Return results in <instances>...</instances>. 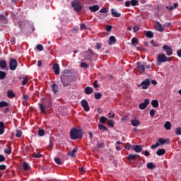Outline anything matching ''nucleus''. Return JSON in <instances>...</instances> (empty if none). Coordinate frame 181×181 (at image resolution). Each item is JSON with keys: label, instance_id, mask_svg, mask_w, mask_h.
Instances as JSON below:
<instances>
[{"label": "nucleus", "instance_id": "f257e3e1", "mask_svg": "<svg viewBox=\"0 0 181 181\" xmlns=\"http://www.w3.org/2000/svg\"><path fill=\"white\" fill-rule=\"evenodd\" d=\"M71 71L64 70L60 77L61 83H62L63 87H69V85L71 83Z\"/></svg>", "mask_w": 181, "mask_h": 181}, {"label": "nucleus", "instance_id": "2f4dec72", "mask_svg": "<svg viewBox=\"0 0 181 181\" xmlns=\"http://www.w3.org/2000/svg\"><path fill=\"white\" fill-rule=\"evenodd\" d=\"M4 153H6V155H11L12 153V148H11V144L8 148L4 149Z\"/></svg>", "mask_w": 181, "mask_h": 181}, {"label": "nucleus", "instance_id": "1a4fd4ad", "mask_svg": "<svg viewBox=\"0 0 181 181\" xmlns=\"http://www.w3.org/2000/svg\"><path fill=\"white\" fill-rule=\"evenodd\" d=\"M148 105H149V99L146 98L144 103L139 104V110H145Z\"/></svg>", "mask_w": 181, "mask_h": 181}, {"label": "nucleus", "instance_id": "412c9836", "mask_svg": "<svg viewBox=\"0 0 181 181\" xmlns=\"http://www.w3.org/2000/svg\"><path fill=\"white\" fill-rule=\"evenodd\" d=\"M5 132V124L3 122H0V135H4Z\"/></svg>", "mask_w": 181, "mask_h": 181}, {"label": "nucleus", "instance_id": "4be33fe9", "mask_svg": "<svg viewBox=\"0 0 181 181\" xmlns=\"http://www.w3.org/2000/svg\"><path fill=\"white\" fill-rule=\"evenodd\" d=\"M93 91H94V89H93L92 87L87 86V87L85 88V93L87 94V95L92 94V93H93Z\"/></svg>", "mask_w": 181, "mask_h": 181}, {"label": "nucleus", "instance_id": "0e129e2a", "mask_svg": "<svg viewBox=\"0 0 181 181\" xmlns=\"http://www.w3.org/2000/svg\"><path fill=\"white\" fill-rule=\"evenodd\" d=\"M98 83V81L95 80L94 82H93V87L95 88H98L99 86L97 84Z\"/></svg>", "mask_w": 181, "mask_h": 181}, {"label": "nucleus", "instance_id": "864d4df0", "mask_svg": "<svg viewBox=\"0 0 181 181\" xmlns=\"http://www.w3.org/2000/svg\"><path fill=\"white\" fill-rule=\"evenodd\" d=\"M57 165H62V160L60 158H54Z\"/></svg>", "mask_w": 181, "mask_h": 181}, {"label": "nucleus", "instance_id": "de8ad7c7", "mask_svg": "<svg viewBox=\"0 0 181 181\" xmlns=\"http://www.w3.org/2000/svg\"><path fill=\"white\" fill-rule=\"evenodd\" d=\"M139 40L138 38L136 37H133L132 39V45H136V43H138Z\"/></svg>", "mask_w": 181, "mask_h": 181}, {"label": "nucleus", "instance_id": "5fc2aeb1", "mask_svg": "<svg viewBox=\"0 0 181 181\" xmlns=\"http://www.w3.org/2000/svg\"><path fill=\"white\" fill-rule=\"evenodd\" d=\"M100 13H107L108 12V9L106 8H103L100 10Z\"/></svg>", "mask_w": 181, "mask_h": 181}, {"label": "nucleus", "instance_id": "e433bc0d", "mask_svg": "<svg viewBox=\"0 0 181 181\" xmlns=\"http://www.w3.org/2000/svg\"><path fill=\"white\" fill-rule=\"evenodd\" d=\"M139 1L138 0L130 1V5H132V6H136L139 5Z\"/></svg>", "mask_w": 181, "mask_h": 181}, {"label": "nucleus", "instance_id": "c03bdc74", "mask_svg": "<svg viewBox=\"0 0 181 181\" xmlns=\"http://www.w3.org/2000/svg\"><path fill=\"white\" fill-rule=\"evenodd\" d=\"M29 81V79L26 77L23 78V81H22V86H25V84H28V82Z\"/></svg>", "mask_w": 181, "mask_h": 181}, {"label": "nucleus", "instance_id": "f3484780", "mask_svg": "<svg viewBox=\"0 0 181 181\" xmlns=\"http://www.w3.org/2000/svg\"><path fill=\"white\" fill-rule=\"evenodd\" d=\"M88 9L89 11H90V12H97V11L100 10V6L98 5L91 6H89Z\"/></svg>", "mask_w": 181, "mask_h": 181}, {"label": "nucleus", "instance_id": "7c9ffc66", "mask_svg": "<svg viewBox=\"0 0 181 181\" xmlns=\"http://www.w3.org/2000/svg\"><path fill=\"white\" fill-rule=\"evenodd\" d=\"M145 35L148 39H152V37H153V33H152V31H145Z\"/></svg>", "mask_w": 181, "mask_h": 181}, {"label": "nucleus", "instance_id": "680f3d73", "mask_svg": "<svg viewBox=\"0 0 181 181\" xmlns=\"http://www.w3.org/2000/svg\"><path fill=\"white\" fill-rule=\"evenodd\" d=\"M48 149H49V151H52V149H53V142L52 141V140H50V141H49V145L48 146Z\"/></svg>", "mask_w": 181, "mask_h": 181}, {"label": "nucleus", "instance_id": "ea45409f", "mask_svg": "<svg viewBox=\"0 0 181 181\" xmlns=\"http://www.w3.org/2000/svg\"><path fill=\"white\" fill-rule=\"evenodd\" d=\"M101 97H103V94H101L100 93H95V100H100V98H101Z\"/></svg>", "mask_w": 181, "mask_h": 181}, {"label": "nucleus", "instance_id": "393cba45", "mask_svg": "<svg viewBox=\"0 0 181 181\" xmlns=\"http://www.w3.org/2000/svg\"><path fill=\"white\" fill-rule=\"evenodd\" d=\"M164 128L167 130V131H170V129H172V124L170 123V122L168 121L164 124Z\"/></svg>", "mask_w": 181, "mask_h": 181}, {"label": "nucleus", "instance_id": "338daca9", "mask_svg": "<svg viewBox=\"0 0 181 181\" xmlns=\"http://www.w3.org/2000/svg\"><path fill=\"white\" fill-rule=\"evenodd\" d=\"M6 169V166L5 165H0V170H5Z\"/></svg>", "mask_w": 181, "mask_h": 181}, {"label": "nucleus", "instance_id": "5701e85b", "mask_svg": "<svg viewBox=\"0 0 181 181\" xmlns=\"http://www.w3.org/2000/svg\"><path fill=\"white\" fill-rule=\"evenodd\" d=\"M23 169L25 172H28L30 169V165L27 162L23 163Z\"/></svg>", "mask_w": 181, "mask_h": 181}, {"label": "nucleus", "instance_id": "f03ea898", "mask_svg": "<svg viewBox=\"0 0 181 181\" xmlns=\"http://www.w3.org/2000/svg\"><path fill=\"white\" fill-rule=\"evenodd\" d=\"M70 136L71 139H81L83 138V132L81 129L73 128L70 131Z\"/></svg>", "mask_w": 181, "mask_h": 181}, {"label": "nucleus", "instance_id": "dca6fc26", "mask_svg": "<svg viewBox=\"0 0 181 181\" xmlns=\"http://www.w3.org/2000/svg\"><path fill=\"white\" fill-rule=\"evenodd\" d=\"M155 29L158 32H163V27H162V24L159 22H156L155 24Z\"/></svg>", "mask_w": 181, "mask_h": 181}, {"label": "nucleus", "instance_id": "7ed1b4c3", "mask_svg": "<svg viewBox=\"0 0 181 181\" xmlns=\"http://www.w3.org/2000/svg\"><path fill=\"white\" fill-rule=\"evenodd\" d=\"M50 107H52V101L49 100L39 104V108L42 114H46V110Z\"/></svg>", "mask_w": 181, "mask_h": 181}, {"label": "nucleus", "instance_id": "9d476101", "mask_svg": "<svg viewBox=\"0 0 181 181\" xmlns=\"http://www.w3.org/2000/svg\"><path fill=\"white\" fill-rule=\"evenodd\" d=\"M163 50H165L167 56H172V54H173L172 47H169L168 45H163Z\"/></svg>", "mask_w": 181, "mask_h": 181}, {"label": "nucleus", "instance_id": "bb28decb", "mask_svg": "<svg viewBox=\"0 0 181 181\" xmlns=\"http://www.w3.org/2000/svg\"><path fill=\"white\" fill-rule=\"evenodd\" d=\"M52 90L53 93H54V94H57V91L59 90V86H57V84L53 83L52 85Z\"/></svg>", "mask_w": 181, "mask_h": 181}, {"label": "nucleus", "instance_id": "72a5a7b5", "mask_svg": "<svg viewBox=\"0 0 181 181\" xmlns=\"http://www.w3.org/2000/svg\"><path fill=\"white\" fill-rule=\"evenodd\" d=\"M6 77V72L0 71V80H5Z\"/></svg>", "mask_w": 181, "mask_h": 181}, {"label": "nucleus", "instance_id": "f8f14e48", "mask_svg": "<svg viewBox=\"0 0 181 181\" xmlns=\"http://www.w3.org/2000/svg\"><path fill=\"white\" fill-rule=\"evenodd\" d=\"M136 67L141 74H145V65L141 62H137Z\"/></svg>", "mask_w": 181, "mask_h": 181}, {"label": "nucleus", "instance_id": "58836bf2", "mask_svg": "<svg viewBox=\"0 0 181 181\" xmlns=\"http://www.w3.org/2000/svg\"><path fill=\"white\" fill-rule=\"evenodd\" d=\"M38 136H45V130L42 129H38Z\"/></svg>", "mask_w": 181, "mask_h": 181}, {"label": "nucleus", "instance_id": "aec40b11", "mask_svg": "<svg viewBox=\"0 0 181 181\" xmlns=\"http://www.w3.org/2000/svg\"><path fill=\"white\" fill-rule=\"evenodd\" d=\"M166 153V150L165 148H160L156 151V155L158 156H162V155H165Z\"/></svg>", "mask_w": 181, "mask_h": 181}, {"label": "nucleus", "instance_id": "20e7f679", "mask_svg": "<svg viewBox=\"0 0 181 181\" xmlns=\"http://www.w3.org/2000/svg\"><path fill=\"white\" fill-rule=\"evenodd\" d=\"M167 62H170V58L166 57L165 54H159L157 58V64L160 66L162 63H166Z\"/></svg>", "mask_w": 181, "mask_h": 181}, {"label": "nucleus", "instance_id": "603ef678", "mask_svg": "<svg viewBox=\"0 0 181 181\" xmlns=\"http://www.w3.org/2000/svg\"><path fill=\"white\" fill-rule=\"evenodd\" d=\"M98 148H104V141L98 142L97 144Z\"/></svg>", "mask_w": 181, "mask_h": 181}, {"label": "nucleus", "instance_id": "4d7b16f0", "mask_svg": "<svg viewBox=\"0 0 181 181\" xmlns=\"http://www.w3.org/2000/svg\"><path fill=\"white\" fill-rule=\"evenodd\" d=\"M133 30H134V33H136V32H138L139 30V26H138V25L134 26Z\"/></svg>", "mask_w": 181, "mask_h": 181}, {"label": "nucleus", "instance_id": "a211bd4d", "mask_svg": "<svg viewBox=\"0 0 181 181\" xmlns=\"http://www.w3.org/2000/svg\"><path fill=\"white\" fill-rule=\"evenodd\" d=\"M0 67L2 70H5V69H6V67H8V64L6 63V62L4 59H1L0 61Z\"/></svg>", "mask_w": 181, "mask_h": 181}, {"label": "nucleus", "instance_id": "9b49d317", "mask_svg": "<svg viewBox=\"0 0 181 181\" xmlns=\"http://www.w3.org/2000/svg\"><path fill=\"white\" fill-rule=\"evenodd\" d=\"M81 105L83 107L85 111L88 112L90 111V107L88 106V102L86 100H82L81 102Z\"/></svg>", "mask_w": 181, "mask_h": 181}, {"label": "nucleus", "instance_id": "13d9d810", "mask_svg": "<svg viewBox=\"0 0 181 181\" xmlns=\"http://www.w3.org/2000/svg\"><path fill=\"white\" fill-rule=\"evenodd\" d=\"M151 44L152 45V46H153V47H158V43L155 42L153 40H151Z\"/></svg>", "mask_w": 181, "mask_h": 181}, {"label": "nucleus", "instance_id": "69168bd1", "mask_svg": "<svg viewBox=\"0 0 181 181\" xmlns=\"http://www.w3.org/2000/svg\"><path fill=\"white\" fill-rule=\"evenodd\" d=\"M111 29H112V25H107L106 26V30L107 32H111Z\"/></svg>", "mask_w": 181, "mask_h": 181}, {"label": "nucleus", "instance_id": "774afa93", "mask_svg": "<svg viewBox=\"0 0 181 181\" xmlns=\"http://www.w3.org/2000/svg\"><path fill=\"white\" fill-rule=\"evenodd\" d=\"M177 54L178 57H181V49H178L177 51Z\"/></svg>", "mask_w": 181, "mask_h": 181}, {"label": "nucleus", "instance_id": "79ce46f5", "mask_svg": "<svg viewBox=\"0 0 181 181\" xmlns=\"http://www.w3.org/2000/svg\"><path fill=\"white\" fill-rule=\"evenodd\" d=\"M98 128H99V129H100V130H103V131H107V130H108V129L107 128V127L104 126V124H99V125H98Z\"/></svg>", "mask_w": 181, "mask_h": 181}, {"label": "nucleus", "instance_id": "473e14b6", "mask_svg": "<svg viewBox=\"0 0 181 181\" xmlns=\"http://www.w3.org/2000/svg\"><path fill=\"white\" fill-rule=\"evenodd\" d=\"M128 160H135L136 159V154H129L127 156Z\"/></svg>", "mask_w": 181, "mask_h": 181}, {"label": "nucleus", "instance_id": "e2e57ef3", "mask_svg": "<svg viewBox=\"0 0 181 181\" xmlns=\"http://www.w3.org/2000/svg\"><path fill=\"white\" fill-rule=\"evenodd\" d=\"M95 49H97V50H100V49H101V44L97 42L95 45Z\"/></svg>", "mask_w": 181, "mask_h": 181}, {"label": "nucleus", "instance_id": "f704fd0d", "mask_svg": "<svg viewBox=\"0 0 181 181\" xmlns=\"http://www.w3.org/2000/svg\"><path fill=\"white\" fill-rule=\"evenodd\" d=\"M147 168L148 169L153 170V169H156V165H155L153 163H148Z\"/></svg>", "mask_w": 181, "mask_h": 181}, {"label": "nucleus", "instance_id": "8fccbe9b", "mask_svg": "<svg viewBox=\"0 0 181 181\" xmlns=\"http://www.w3.org/2000/svg\"><path fill=\"white\" fill-rule=\"evenodd\" d=\"M36 49L40 52H42L43 50V45L39 44L36 46Z\"/></svg>", "mask_w": 181, "mask_h": 181}, {"label": "nucleus", "instance_id": "6e6552de", "mask_svg": "<svg viewBox=\"0 0 181 181\" xmlns=\"http://www.w3.org/2000/svg\"><path fill=\"white\" fill-rule=\"evenodd\" d=\"M141 86H142V90H146L149 86H151V80L149 78H146L145 81L141 82Z\"/></svg>", "mask_w": 181, "mask_h": 181}, {"label": "nucleus", "instance_id": "09e8293b", "mask_svg": "<svg viewBox=\"0 0 181 181\" xmlns=\"http://www.w3.org/2000/svg\"><path fill=\"white\" fill-rule=\"evenodd\" d=\"M156 112L155 111V109H152L150 110V117H151V118H153V117H155V113Z\"/></svg>", "mask_w": 181, "mask_h": 181}, {"label": "nucleus", "instance_id": "423d86ee", "mask_svg": "<svg viewBox=\"0 0 181 181\" xmlns=\"http://www.w3.org/2000/svg\"><path fill=\"white\" fill-rule=\"evenodd\" d=\"M71 6L74 8V10L75 12H80L83 9V7L81 6V3L77 1H73L71 2Z\"/></svg>", "mask_w": 181, "mask_h": 181}, {"label": "nucleus", "instance_id": "c756f323", "mask_svg": "<svg viewBox=\"0 0 181 181\" xmlns=\"http://www.w3.org/2000/svg\"><path fill=\"white\" fill-rule=\"evenodd\" d=\"M179 6V4H177V3H175L173 4V6H165L166 9H168L169 11H173V9H176V8Z\"/></svg>", "mask_w": 181, "mask_h": 181}, {"label": "nucleus", "instance_id": "2eb2a0df", "mask_svg": "<svg viewBox=\"0 0 181 181\" xmlns=\"http://www.w3.org/2000/svg\"><path fill=\"white\" fill-rule=\"evenodd\" d=\"M78 148L77 147H74L72 150V151H69L67 155L68 156H71V158H76V154L74 153H76L77 151H78Z\"/></svg>", "mask_w": 181, "mask_h": 181}, {"label": "nucleus", "instance_id": "4468645a", "mask_svg": "<svg viewBox=\"0 0 181 181\" xmlns=\"http://www.w3.org/2000/svg\"><path fill=\"white\" fill-rule=\"evenodd\" d=\"M132 150L139 153V152H142V146L141 145H135L132 146Z\"/></svg>", "mask_w": 181, "mask_h": 181}, {"label": "nucleus", "instance_id": "c85d7f7f", "mask_svg": "<svg viewBox=\"0 0 181 181\" xmlns=\"http://www.w3.org/2000/svg\"><path fill=\"white\" fill-rule=\"evenodd\" d=\"M151 105L153 107V108H158V107H159V102L158 100H153L151 102Z\"/></svg>", "mask_w": 181, "mask_h": 181}, {"label": "nucleus", "instance_id": "b1692460", "mask_svg": "<svg viewBox=\"0 0 181 181\" xmlns=\"http://www.w3.org/2000/svg\"><path fill=\"white\" fill-rule=\"evenodd\" d=\"M131 124L133 127H139V125H141V122L138 119H132Z\"/></svg>", "mask_w": 181, "mask_h": 181}, {"label": "nucleus", "instance_id": "6e6d98bb", "mask_svg": "<svg viewBox=\"0 0 181 181\" xmlns=\"http://www.w3.org/2000/svg\"><path fill=\"white\" fill-rule=\"evenodd\" d=\"M26 23V22H25V21H20L19 23H18V25H19V28H21V29H22L23 28V25H25Z\"/></svg>", "mask_w": 181, "mask_h": 181}, {"label": "nucleus", "instance_id": "39448f33", "mask_svg": "<svg viewBox=\"0 0 181 181\" xmlns=\"http://www.w3.org/2000/svg\"><path fill=\"white\" fill-rule=\"evenodd\" d=\"M84 53L86 54V55H84V59H86V60H88V62H92L93 56L98 57V54L94 53V52H93V49H91L90 48H89L87 51L84 52Z\"/></svg>", "mask_w": 181, "mask_h": 181}, {"label": "nucleus", "instance_id": "0eeeda50", "mask_svg": "<svg viewBox=\"0 0 181 181\" xmlns=\"http://www.w3.org/2000/svg\"><path fill=\"white\" fill-rule=\"evenodd\" d=\"M16 67H18V61H16L15 59H11L9 62L10 70H16Z\"/></svg>", "mask_w": 181, "mask_h": 181}, {"label": "nucleus", "instance_id": "a878e982", "mask_svg": "<svg viewBox=\"0 0 181 181\" xmlns=\"http://www.w3.org/2000/svg\"><path fill=\"white\" fill-rule=\"evenodd\" d=\"M111 12L112 16H115V18H119V16H121V13L116 11L115 9L114 8L111 9Z\"/></svg>", "mask_w": 181, "mask_h": 181}, {"label": "nucleus", "instance_id": "37998d69", "mask_svg": "<svg viewBox=\"0 0 181 181\" xmlns=\"http://www.w3.org/2000/svg\"><path fill=\"white\" fill-rule=\"evenodd\" d=\"M100 122H101V124H105V122H107V118L104 116H102L100 118Z\"/></svg>", "mask_w": 181, "mask_h": 181}, {"label": "nucleus", "instance_id": "ddd939ff", "mask_svg": "<svg viewBox=\"0 0 181 181\" xmlns=\"http://www.w3.org/2000/svg\"><path fill=\"white\" fill-rule=\"evenodd\" d=\"M52 69L56 75L60 74V67H59V64H54L52 66Z\"/></svg>", "mask_w": 181, "mask_h": 181}, {"label": "nucleus", "instance_id": "a18cd8bd", "mask_svg": "<svg viewBox=\"0 0 181 181\" xmlns=\"http://www.w3.org/2000/svg\"><path fill=\"white\" fill-rule=\"evenodd\" d=\"M33 158H42V154L40 153H34L33 154Z\"/></svg>", "mask_w": 181, "mask_h": 181}, {"label": "nucleus", "instance_id": "3c124183", "mask_svg": "<svg viewBox=\"0 0 181 181\" xmlns=\"http://www.w3.org/2000/svg\"><path fill=\"white\" fill-rule=\"evenodd\" d=\"M176 135H181V127H177L175 129Z\"/></svg>", "mask_w": 181, "mask_h": 181}, {"label": "nucleus", "instance_id": "a19ab883", "mask_svg": "<svg viewBox=\"0 0 181 181\" xmlns=\"http://www.w3.org/2000/svg\"><path fill=\"white\" fill-rule=\"evenodd\" d=\"M16 138H21L22 136V130H16Z\"/></svg>", "mask_w": 181, "mask_h": 181}, {"label": "nucleus", "instance_id": "6ab92c4d", "mask_svg": "<svg viewBox=\"0 0 181 181\" xmlns=\"http://www.w3.org/2000/svg\"><path fill=\"white\" fill-rule=\"evenodd\" d=\"M158 142L160 145H165V144H170V140L169 139H163L162 138L158 139Z\"/></svg>", "mask_w": 181, "mask_h": 181}, {"label": "nucleus", "instance_id": "052dcab7", "mask_svg": "<svg viewBox=\"0 0 181 181\" xmlns=\"http://www.w3.org/2000/svg\"><path fill=\"white\" fill-rule=\"evenodd\" d=\"M125 149H127L128 151H129V149H131V144L129 143H127L124 146Z\"/></svg>", "mask_w": 181, "mask_h": 181}, {"label": "nucleus", "instance_id": "4c0bfd02", "mask_svg": "<svg viewBox=\"0 0 181 181\" xmlns=\"http://www.w3.org/2000/svg\"><path fill=\"white\" fill-rule=\"evenodd\" d=\"M9 105V103L6 101H1L0 102V108H4V107H8Z\"/></svg>", "mask_w": 181, "mask_h": 181}, {"label": "nucleus", "instance_id": "cd10ccee", "mask_svg": "<svg viewBox=\"0 0 181 181\" xmlns=\"http://www.w3.org/2000/svg\"><path fill=\"white\" fill-rule=\"evenodd\" d=\"M117 42V38H115L114 36H110L109 37V45H114Z\"/></svg>", "mask_w": 181, "mask_h": 181}, {"label": "nucleus", "instance_id": "c9c22d12", "mask_svg": "<svg viewBox=\"0 0 181 181\" xmlns=\"http://www.w3.org/2000/svg\"><path fill=\"white\" fill-rule=\"evenodd\" d=\"M7 95L8 98H13V97H16L15 93H13V91L12 90L7 91Z\"/></svg>", "mask_w": 181, "mask_h": 181}, {"label": "nucleus", "instance_id": "bf43d9fd", "mask_svg": "<svg viewBox=\"0 0 181 181\" xmlns=\"http://www.w3.org/2000/svg\"><path fill=\"white\" fill-rule=\"evenodd\" d=\"M107 125L109 126V127H114V121H112V120H108V122H107Z\"/></svg>", "mask_w": 181, "mask_h": 181}, {"label": "nucleus", "instance_id": "49530a36", "mask_svg": "<svg viewBox=\"0 0 181 181\" xmlns=\"http://www.w3.org/2000/svg\"><path fill=\"white\" fill-rule=\"evenodd\" d=\"M81 67L83 68V69H88L89 66L87 63L86 62H81Z\"/></svg>", "mask_w": 181, "mask_h": 181}]
</instances>
